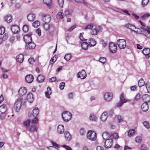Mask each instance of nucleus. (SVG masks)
Returning <instances> with one entry per match:
<instances>
[{
  "instance_id": "obj_18",
  "label": "nucleus",
  "mask_w": 150,
  "mask_h": 150,
  "mask_svg": "<svg viewBox=\"0 0 150 150\" xmlns=\"http://www.w3.org/2000/svg\"><path fill=\"white\" fill-rule=\"evenodd\" d=\"M35 44L32 42L26 44L25 45L26 48L29 49H33L35 47Z\"/></svg>"
},
{
  "instance_id": "obj_57",
  "label": "nucleus",
  "mask_w": 150,
  "mask_h": 150,
  "mask_svg": "<svg viewBox=\"0 0 150 150\" xmlns=\"http://www.w3.org/2000/svg\"><path fill=\"white\" fill-rule=\"evenodd\" d=\"M99 60L102 63H104L106 62V59L104 57H101L99 59Z\"/></svg>"
},
{
  "instance_id": "obj_47",
  "label": "nucleus",
  "mask_w": 150,
  "mask_h": 150,
  "mask_svg": "<svg viewBox=\"0 0 150 150\" xmlns=\"http://www.w3.org/2000/svg\"><path fill=\"white\" fill-rule=\"evenodd\" d=\"M142 139L141 137L137 136L135 138V141L137 143H140L142 142Z\"/></svg>"
},
{
  "instance_id": "obj_30",
  "label": "nucleus",
  "mask_w": 150,
  "mask_h": 150,
  "mask_svg": "<svg viewBox=\"0 0 150 150\" xmlns=\"http://www.w3.org/2000/svg\"><path fill=\"white\" fill-rule=\"evenodd\" d=\"M23 123L26 129H28L29 128V127L30 125V120H25L24 121Z\"/></svg>"
},
{
  "instance_id": "obj_33",
  "label": "nucleus",
  "mask_w": 150,
  "mask_h": 150,
  "mask_svg": "<svg viewBox=\"0 0 150 150\" xmlns=\"http://www.w3.org/2000/svg\"><path fill=\"white\" fill-rule=\"evenodd\" d=\"M89 119L91 121L95 122L96 121L97 117L96 115L92 114L90 115Z\"/></svg>"
},
{
  "instance_id": "obj_37",
  "label": "nucleus",
  "mask_w": 150,
  "mask_h": 150,
  "mask_svg": "<svg viewBox=\"0 0 150 150\" xmlns=\"http://www.w3.org/2000/svg\"><path fill=\"white\" fill-rule=\"evenodd\" d=\"M64 15L62 12H60L57 14L56 18L58 19H63L64 17Z\"/></svg>"
},
{
  "instance_id": "obj_15",
  "label": "nucleus",
  "mask_w": 150,
  "mask_h": 150,
  "mask_svg": "<svg viewBox=\"0 0 150 150\" xmlns=\"http://www.w3.org/2000/svg\"><path fill=\"white\" fill-rule=\"evenodd\" d=\"M143 53L145 56L146 59H148L150 57V49L149 48H145L142 51Z\"/></svg>"
},
{
  "instance_id": "obj_14",
  "label": "nucleus",
  "mask_w": 150,
  "mask_h": 150,
  "mask_svg": "<svg viewBox=\"0 0 150 150\" xmlns=\"http://www.w3.org/2000/svg\"><path fill=\"white\" fill-rule=\"evenodd\" d=\"M77 76L81 79L85 78L86 76V74L85 70L83 69L81 71L79 72L77 74Z\"/></svg>"
},
{
  "instance_id": "obj_9",
  "label": "nucleus",
  "mask_w": 150,
  "mask_h": 150,
  "mask_svg": "<svg viewBox=\"0 0 150 150\" xmlns=\"http://www.w3.org/2000/svg\"><path fill=\"white\" fill-rule=\"evenodd\" d=\"M113 144V140L112 139H107L105 142V147L106 148H109L111 147Z\"/></svg>"
},
{
  "instance_id": "obj_8",
  "label": "nucleus",
  "mask_w": 150,
  "mask_h": 150,
  "mask_svg": "<svg viewBox=\"0 0 150 150\" xmlns=\"http://www.w3.org/2000/svg\"><path fill=\"white\" fill-rule=\"evenodd\" d=\"M39 112V109L37 107H35L33 110L30 115H29V117H36Z\"/></svg>"
},
{
  "instance_id": "obj_43",
  "label": "nucleus",
  "mask_w": 150,
  "mask_h": 150,
  "mask_svg": "<svg viewBox=\"0 0 150 150\" xmlns=\"http://www.w3.org/2000/svg\"><path fill=\"white\" fill-rule=\"evenodd\" d=\"M110 138L112 139L113 138L115 139H117L119 137L118 134L117 133H115L112 134V135L110 136Z\"/></svg>"
},
{
  "instance_id": "obj_31",
  "label": "nucleus",
  "mask_w": 150,
  "mask_h": 150,
  "mask_svg": "<svg viewBox=\"0 0 150 150\" xmlns=\"http://www.w3.org/2000/svg\"><path fill=\"white\" fill-rule=\"evenodd\" d=\"M12 17L11 15H7L4 17V20L8 23H10L12 21Z\"/></svg>"
},
{
  "instance_id": "obj_34",
  "label": "nucleus",
  "mask_w": 150,
  "mask_h": 150,
  "mask_svg": "<svg viewBox=\"0 0 150 150\" xmlns=\"http://www.w3.org/2000/svg\"><path fill=\"white\" fill-rule=\"evenodd\" d=\"M7 107L5 104L2 105L0 106V112L1 113H4L6 110Z\"/></svg>"
},
{
  "instance_id": "obj_12",
  "label": "nucleus",
  "mask_w": 150,
  "mask_h": 150,
  "mask_svg": "<svg viewBox=\"0 0 150 150\" xmlns=\"http://www.w3.org/2000/svg\"><path fill=\"white\" fill-rule=\"evenodd\" d=\"M51 18L50 16L47 14H43L42 15V20L45 23H49L50 21Z\"/></svg>"
},
{
  "instance_id": "obj_56",
  "label": "nucleus",
  "mask_w": 150,
  "mask_h": 150,
  "mask_svg": "<svg viewBox=\"0 0 150 150\" xmlns=\"http://www.w3.org/2000/svg\"><path fill=\"white\" fill-rule=\"evenodd\" d=\"M32 118H34V119L32 120V123L34 124H36L38 122V120L36 117H32Z\"/></svg>"
},
{
  "instance_id": "obj_62",
  "label": "nucleus",
  "mask_w": 150,
  "mask_h": 150,
  "mask_svg": "<svg viewBox=\"0 0 150 150\" xmlns=\"http://www.w3.org/2000/svg\"><path fill=\"white\" fill-rule=\"evenodd\" d=\"M140 97L141 95L139 93H138L135 97L134 100H138L140 99Z\"/></svg>"
},
{
  "instance_id": "obj_52",
  "label": "nucleus",
  "mask_w": 150,
  "mask_h": 150,
  "mask_svg": "<svg viewBox=\"0 0 150 150\" xmlns=\"http://www.w3.org/2000/svg\"><path fill=\"white\" fill-rule=\"evenodd\" d=\"M65 85V83L64 82H62L60 83L59 87L61 90H62L64 89Z\"/></svg>"
},
{
  "instance_id": "obj_1",
  "label": "nucleus",
  "mask_w": 150,
  "mask_h": 150,
  "mask_svg": "<svg viewBox=\"0 0 150 150\" xmlns=\"http://www.w3.org/2000/svg\"><path fill=\"white\" fill-rule=\"evenodd\" d=\"M117 44L120 49H124L126 46V40L123 39H119L117 41Z\"/></svg>"
},
{
  "instance_id": "obj_2",
  "label": "nucleus",
  "mask_w": 150,
  "mask_h": 150,
  "mask_svg": "<svg viewBox=\"0 0 150 150\" xmlns=\"http://www.w3.org/2000/svg\"><path fill=\"white\" fill-rule=\"evenodd\" d=\"M62 116V119L66 122H67L70 120L72 116L71 114L67 111L63 112Z\"/></svg>"
},
{
  "instance_id": "obj_22",
  "label": "nucleus",
  "mask_w": 150,
  "mask_h": 150,
  "mask_svg": "<svg viewBox=\"0 0 150 150\" xmlns=\"http://www.w3.org/2000/svg\"><path fill=\"white\" fill-rule=\"evenodd\" d=\"M16 59L17 62L21 63L24 60V56L22 54H19L16 56Z\"/></svg>"
},
{
  "instance_id": "obj_46",
  "label": "nucleus",
  "mask_w": 150,
  "mask_h": 150,
  "mask_svg": "<svg viewBox=\"0 0 150 150\" xmlns=\"http://www.w3.org/2000/svg\"><path fill=\"white\" fill-rule=\"evenodd\" d=\"M71 54H66L65 56L64 57V58L66 61H68L71 58Z\"/></svg>"
},
{
  "instance_id": "obj_28",
  "label": "nucleus",
  "mask_w": 150,
  "mask_h": 150,
  "mask_svg": "<svg viewBox=\"0 0 150 150\" xmlns=\"http://www.w3.org/2000/svg\"><path fill=\"white\" fill-rule=\"evenodd\" d=\"M45 79V76L42 74H40L37 77V81L39 83L42 82Z\"/></svg>"
},
{
  "instance_id": "obj_44",
  "label": "nucleus",
  "mask_w": 150,
  "mask_h": 150,
  "mask_svg": "<svg viewBox=\"0 0 150 150\" xmlns=\"http://www.w3.org/2000/svg\"><path fill=\"white\" fill-rule=\"evenodd\" d=\"M117 118V120L118 122L119 123L122 122L123 121V118L122 116L120 115H117L116 116Z\"/></svg>"
},
{
  "instance_id": "obj_59",
  "label": "nucleus",
  "mask_w": 150,
  "mask_h": 150,
  "mask_svg": "<svg viewBox=\"0 0 150 150\" xmlns=\"http://www.w3.org/2000/svg\"><path fill=\"white\" fill-rule=\"evenodd\" d=\"M5 32V28L3 27H1L0 28V34L2 35Z\"/></svg>"
},
{
  "instance_id": "obj_17",
  "label": "nucleus",
  "mask_w": 150,
  "mask_h": 150,
  "mask_svg": "<svg viewBox=\"0 0 150 150\" xmlns=\"http://www.w3.org/2000/svg\"><path fill=\"white\" fill-rule=\"evenodd\" d=\"M33 76L32 75L29 74L26 76L25 80L27 83H30L33 81Z\"/></svg>"
},
{
  "instance_id": "obj_58",
  "label": "nucleus",
  "mask_w": 150,
  "mask_h": 150,
  "mask_svg": "<svg viewBox=\"0 0 150 150\" xmlns=\"http://www.w3.org/2000/svg\"><path fill=\"white\" fill-rule=\"evenodd\" d=\"M83 34H84V33H80L79 36V38L82 41H85L86 40L83 38Z\"/></svg>"
},
{
  "instance_id": "obj_36",
  "label": "nucleus",
  "mask_w": 150,
  "mask_h": 150,
  "mask_svg": "<svg viewBox=\"0 0 150 150\" xmlns=\"http://www.w3.org/2000/svg\"><path fill=\"white\" fill-rule=\"evenodd\" d=\"M35 18V15L33 14H30L27 16V18L29 21H33Z\"/></svg>"
},
{
  "instance_id": "obj_42",
  "label": "nucleus",
  "mask_w": 150,
  "mask_h": 150,
  "mask_svg": "<svg viewBox=\"0 0 150 150\" xmlns=\"http://www.w3.org/2000/svg\"><path fill=\"white\" fill-rule=\"evenodd\" d=\"M103 139H110V137L109 134L107 133H103L102 135Z\"/></svg>"
},
{
  "instance_id": "obj_21",
  "label": "nucleus",
  "mask_w": 150,
  "mask_h": 150,
  "mask_svg": "<svg viewBox=\"0 0 150 150\" xmlns=\"http://www.w3.org/2000/svg\"><path fill=\"white\" fill-rule=\"evenodd\" d=\"M142 110L144 112H146L149 109V106L148 104L146 103H143L141 106Z\"/></svg>"
},
{
  "instance_id": "obj_54",
  "label": "nucleus",
  "mask_w": 150,
  "mask_h": 150,
  "mask_svg": "<svg viewBox=\"0 0 150 150\" xmlns=\"http://www.w3.org/2000/svg\"><path fill=\"white\" fill-rule=\"evenodd\" d=\"M149 83H150L148 82L146 83L145 84L146 88L149 93H150V85Z\"/></svg>"
},
{
  "instance_id": "obj_26",
  "label": "nucleus",
  "mask_w": 150,
  "mask_h": 150,
  "mask_svg": "<svg viewBox=\"0 0 150 150\" xmlns=\"http://www.w3.org/2000/svg\"><path fill=\"white\" fill-rule=\"evenodd\" d=\"M64 137L66 140L67 141H70L71 138V136L69 132H65L64 133Z\"/></svg>"
},
{
  "instance_id": "obj_13",
  "label": "nucleus",
  "mask_w": 150,
  "mask_h": 150,
  "mask_svg": "<svg viewBox=\"0 0 150 150\" xmlns=\"http://www.w3.org/2000/svg\"><path fill=\"white\" fill-rule=\"evenodd\" d=\"M11 30L14 34L18 33L20 30V28L19 26L16 25H13L11 26Z\"/></svg>"
},
{
  "instance_id": "obj_64",
  "label": "nucleus",
  "mask_w": 150,
  "mask_h": 150,
  "mask_svg": "<svg viewBox=\"0 0 150 150\" xmlns=\"http://www.w3.org/2000/svg\"><path fill=\"white\" fill-rule=\"evenodd\" d=\"M141 150H149V149L145 145H143L141 146Z\"/></svg>"
},
{
  "instance_id": "obj_10",
  "label": "nucleus",
  "mask_w": 150,
  "mask_h": 150,
  "mask_svg": "<svg viewBox=\"0 0 150 150\" xmlns=\"http://www.w3.org/2000/svg\"><path fill=\"white\" fill-rule=\"evenodd\" d=\"M32 35V33H30L24 36V39L26 44L32 41V38L31 37Z\"/></svg>"
},
{
  "instance_id": "obj_51",
  "label": "nucleus",
  "mask_w": 150,
  "mask_h": 150,
  "mask_svg": "<svg viewBox=\"0 0 150 150\" xmlns=\"http://www.w3.org/2000/svg\"><path fill=\"white\" fill-rule=\"evenodd\" d=\"M58 2L59 7L62 8L64 3V0H58Z\"/></svg>"
},
{
  "instance_id": "obj_3",
  "label": "nucleus",
  "mask_w": 150,
  "mask_h": 150,
  "mask_svg": "<svg viewBox=\"0 0 150 150\" xmlns=\"http://www.w3.org/2000/svg\"><path fill=\"white\" fill-rule=\"evenodd\" d=\"M87 137L88 139L92 141H94L96 139V134L94 132L90 131L88 132Z\"/></svg>"
},
{
  "instance_id": "obj_60",
  "label": "nucleus",
  "mask_w": 150,
  "mask_h": 150,
  "mask_svg": "<svg viewBox=\"0 0 150 150\" xmlns=\"http://www.w3.org/2000/svg\"><path fill=\"white\" fill-rule=\"evenodd\" d=\"M93 27V24H90L86 26L85 28V29L86 30L88 29H91Z\"/></svg>"
},
{
  "instance_id": "obj_32",
  "label": "nucleus",
  "mask_w": 150,
  "mask_h": 150,
  "mask_svg": "<svg viewBox=\"0 0 150 150\" xmlns=\"http://www.w3.org/2000/svg\"><path fill=\"white\" fill-rule=\"evenodd\" d=\"M51 88H50L48 87L47 88L46 92L45 93V96L47 98H50V96L51 94Z\"/></svg>"
},
{
  "instance_id": "obj_6",
  "label": "nucleus",
  "mask_w": 150,
  "mask_h": 150,
  "mask_svg": "<svg viewBox=\"0 0 150 150\" xmlns=\"http://www.w3.org/2000/svg\"><path fill=\"white\" fill-rule=\"evenodd\" d=\"M112 98L113 94L111 92H107L104 94V99L107 102H109L111 100Z\"/></svg>"
},
{
  "instance_id": "obj_63",
  "label": "nucleus",
  "mask_w": 150,
  "mask_h": 150,
  "mask_svg": "<svg viewBox=\"0 0 150 150\" xmlns=\"http://www.w3.org/2000/svg\"><path fill=\"white\" fill-rule=\"evenodd\" d=\"M80 133L81 135H84L85 133L84 129L83 128L81 129L80 130Z\"/></svg>"
},
{
  "instance_id": "obj_27",
  "label": "nucleus",
  "mask_w": 150,
  "mask_h": 150,
  "mask_svg": "<svg viewBox=\"0 0 150 150\" xmlns=\"http://www.w3.org/2000/svg\"><path fill=\"white\" fill-rule=\"evenodd\" d=\"M143 100L145 101L144 103H148L150 101V96L146 94L143 95L142 97Z\"/></svg>"
},
{
  "instance_id": "obj_29",
  "label": "nucleus",
  "mask_w": 150,
  "mask_h": 150,
  "mask_svg": "<svg viewBox=\"0 0 150 150\" xmlns=\"http://www.w3.org/2000/svg\"><path fill=\"white\" fill-rule=\"evenodd\" d=\"M89 46L90 47L94 46L96 44V42L93 38H90L89 40Z\"/></svg>"
},
{
  "instance_id": "obj_19",
  "label": "nucleus",
  "mask_w": 150,
  "mask_h": 150,
  "mask_svg": "<svg viewBox=\"0 0 150 150\" xmlns=\"http://www.w3.org/2000/svg\"><path fill=\"white\" fill-rule=\"evenodd\" d=\"M27 92V89L25 88L22 87L18 91V94L20 96H22L25 95Z\"/></svg>"
},
{
  "instance_id": "obj_16",
  "label": "nucleus",
  "mask_w": 150,
  "mask_h": 150,
  "mask_svg": "<svg viewBox=\"0 0 150 150\" xmlns=\"http://www.w3.org/2000/svg\"><path fill=\"white\" fill-rule=\"evenodd\" d=\"M48 23H45L43 25L44 28L46 30H49L50 33L52 32L54 30L53 27L52 25H50Z\"/></svg>"
},
{
  "instance_id": "obj_61",
  "label": "nucleus",
  "mask_w": 150,
  "mask_h": 150,
  "mask_svg": "<svg viewBox=\"0 0 150 150\" xmlns=\"http://www.w3.org/2000/svg\"><path fill=\"white\" fill-rule=\"evenodd\" d=\"M29 62L31 64H33L34 62V59L32 57H30L28 59Z\"/></svg>"
},
{
  "instance_id": "obj_20",
  "label": "nucleus",
  "mask_w": 150,
  "mask_h": 150,
  "mask_svg": "<svg viewBox=\"0 0 150 150\" xmlns=\"http://www.w3.org/2000/svg\"><path fill=\"white\" fill-rule=\"evenodd\" d=\"M64 126L62 125H59L58 126L57 131V132L59 134H62L64 132Z\"/></svg>"
},
{
  "instance_id": "obj_50",
  "label": "nucleus",
  "mask_w": 150,
  "mask_h": 150,
  "mask_svg": "<svg viewBox=\"0 0 150 150\" xmlns=\"http://www.w3.org/2000/svg\"><path fill=\"white\" fill-rule=\"evenodd\" d=\"M101 44L103 47H105L107 45L108 42L107 41H105L103 40H101Z\"/></svg>"
},
{
  "instance_id": "obj_4",
  "label": "nucleus",
  "mask_w": 150,
  "mask_h": 150,
  "mask_svg": "<svg viewBox=\"0 0 150 150\" xmlns=\"http://www.w3.org/2000/svg\"><path fill=\"white\" fill-rule=\"evenodd\" d=\"M109 48L111 53H115L117 49L116 44L113 42H110L109 44Z\"/></svg>"
},
{
  "instance_id": "obj_11",
  "label": "nucleus",
  "mask_w": 150,
  "mask_h": 150,
  "mask_svg": "<svg viewBox=\"0 0 150 150\" xmlns=\"http://www.w3.org/2000/svg\"><path fill=\"white\" fill-rule=\"evenodd\" d=\"M101 30V28L99 26H96L91 30V34L93 35H97Z\"/></svg>"
},
{
  "instance_id": "obj_35",
  "label": "nucleus",
  "mask_w": 150,
  "mask_h": 150,
  "mask_svg": "<svg viewBox=\"0 0 150 150\" xmlns=\"http://www.w3.org/2000/svg\"><path fill=\"white\" fill-rule=\"evenodd\" d=\"M28 129L31 132H34L35 131H36V127L34 125H31L29 127Z\"/></svg>"
},
{
  "instance_id": "obj_53",
  "label": "nucleus",
  "mask_w": 150,
  "mask_h": 150,
  "mask_svg": "<svg viewBox=\"0 0 150 150\" xmlns=\"http://www.w3.org/2000/svg\"><path fill=\"white\" fill-rule=\"evenodd\" d=\"M23 30L25 32H27L28 30V26L26 25H24L23 28Z\"/></svg>"
},
{
  "instance_id": "obj_55",
  "label": "nucleus",
  "mask_w": 150,
  "mask_h": 150,
  "mask_svg": "<svg viewBox=\"0 0 150 150\" xmlns=\"http://www.w3.org/2000/svg\"><path fill=\"white\" fill-rule=\"evenodd\" d=\"M144 125L147 128L149 129L150 128V126L149 123L147 121H144L143 123Z\"/></svg>"
},
{
  "instance_id": "obj_39",
  "label": "nucleus",
  "mask_w": 150,
  "mask_h": 150,
  "mask_svg": "<svg viewBox=\"0 0 150 150\" xmlns=\"http://www.w3.org/2000/svg\"><path fill=\"white\" fill-rule=\"evenodd\" d=\"M145 84V82L143 79H141L138 81V85L140 87L143 86Z\"/></svg>"
},
{
  "instance_id": "obj_40",
  "label": "nucleus",
  "mask_w": 150,
  "mask_h": 150,
  "mask_svg": "<svg viewBox=\"0 0 150 150\" xmlns=\"http://www.w3.org/2000/svg\"><path fill=\"white\" fill-rule=\"evenodd\" d=\"M43 2L48 7H50L52 5L51 0H43Z\"/></svg>"
},
{
  "instance_id": "obj_7",
  "label": "nucleus",
  "mask_w": 150,
  "mask_h": 150,
  "mask_svg": "<svg viewBox=\"0 0 150 150\" xmlns=\"http://www.w3.org/2000/svg\"><path fill=\"white\" fill-rule=\"evenodd\" d=\"M127 102V100L124 98L123 94L121 95L120 101L117 104V106L118 107H121L124 103Z\"/></svg>"
},
{
  "instance_id": "obj_41",
  "label": "nucleus",
  "mask_w": 150,
  "mask_h": 150,
  "mask_svg": "<svg viewBox=\"0 0 150 150\" xmlns=\"http://www.w3.org/2000/svg\"><path fill=\"white\" fill-rule=\"evenodd\" d=\"M135 133V131L134 129L130 130L128 132V136L131 137Z\"/></svg>"
},
{
  "instance_id": "obj_23",
  "label": "nucleus",
  "mask_w": 150,
  "mask_h": 150,
  "mask_svg": "<svg viewBox=\"0 0 150 150\" xmlns=\"http://www.w3.org/2000/svg\"><path fill=\"white\" fill-rule=\"evenodd\" d=\"M27 100L30 103H31L33 102V97L32 93H29L27 94Z\"/></svg>"
},
{
  "instance_id": "obj_49",
  "label": "nucleus",
  "mask_w": 150,
  "mask_h": 150,
  "mask_svg": "<svg viewBox=\"0 0 150 150\" xmlns=\"http://www.w3.org/2000/svg\"><path fill=\"white\" fill-rule=\"evenodd\" d=\"M149 2V0H142V6L143 7L146 6Z\"/></svg>"
},
{
  "instance_id": "obj_38",
  "label": "nucleus",
  "mask_w": 150,
  "mask_h": 150,
  "mask_svg": "<svg viewBox=\"0 0 150 150\" xmlns=\"http://www.w3.org/2000/svg\"><path fill=\"white\" fill-rule=\"evenodd\" d=\"M89 44L86 42H83L81 44V47L83 49L86 50L88 48Z\"/></svg>"
},
{
  "instance_id": "obj_24",
  "label": "nucleus",
  "mask_w": 150,
  "mask_h": 150,
  "mask_svg": "<svg viewBox=\"0 0 150 150\" xmlns=\"http://www.w3.org/2000/svg\"><path fill=\"white\" fill-rule=\"evenodd\" d=\"M108 117L107 112H104L101 115L100 119L103 122H105L106 120Z\"/></svg>"
},
{
  "instance_id": "obj_48",
  "label": "nucleus",
  "mask_w": 150,
  "mask_h": 150,
  "mask_svg": "<svg viewBox=\"0 0 150 150\" xmlns=\"http://www.w3.org/2000/svg\"><path fill=\"white\" fill-rule=\"evenodd\" d=\"M33 26L35 28L38 27L40 25V22L38 21H36L33 23Z\"/></svg>"
},
{
  "instance_id": "obj_25",
  "label": "nucleus",
  "mask_w": 150,
  "mask_h": 150,
  "mask_svg": "<svg viewBox=\"0 0 150 150\" xmlns=\"http://www.w3.org/2000/svg\"><path fill=\"white\" fill-rule=\"evenodd\" d=\"M125 26L126 28L129 29L132 31H133L134 29H138V28L136 27L134 25L130 24L129 23L125 24Z\"/></svg>"
},
{
  "instance_id": "obj_5",
  "label": "nucleus",
  "mask_w": 150,
  "mask_h": 150,
  "mask_svg": "<svg viewBox=\"0 0 150 150\" xmlns=\"http://www.w3.org/2000/svg\"><path fill=\"white\" fill-rule=\"evenodd\" d=\"M23 98L20 97L18 98L17 101L15 104V107L17 112H18L21 107Z\"/></svg>"
},
{
  "instance_id": "obj_45",
  "label": "nucleus",
  "mask_w": 150,
  "mask_h": 150,
  "mask_svg": "<svg viewBox=\"0 0 150 150\" xmlns=\"http://www.w3.org/2000/svg\"><path fill=\"white\" fill-rule=\"evenodd\" d=\"M72 12V10L71 9H67L64 12L65 16H68L71 14Z\"/></svg>"
}]
</instances>
